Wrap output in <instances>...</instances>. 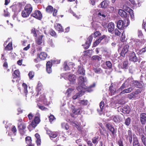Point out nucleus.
<instances>
[{
  "label": "nucleus",
  "mask_w": 146,
  "mask_h": 146,
  "mask_svg": "<svg viewBox=\"0 0 146 146\" xmlns=\"http://www.w3.org/2000/svg\"><path fill=\"white\" fill-rule=\"evenodd\" d=\"M146 40L144 39L141 40L137 39L134 40L132 42V46L133 49L136 52L139 50V49L146 42Z\"/></svg>",
  "instance_id": "f257e3e1"
},
{
  "label": "nucleus",
  "mask_w": 146,
  "mask_h": 146,
  "mask_svg": "<svg viewBox=\"0 0 146 146\" xmlns=\"http://www.w3.org/2000/svg\"><path fill=\"white\" fill-rule=\"evenodd\" d=\"M33 10V6L31 4H27L25 7L24 10L22 12V16L24 18L28 17L31 13Z\"/></svg>",
  "instance_id": "f03ea898"
},
{
  "label": "nucleus",
  "mask_w": 146,
  "mask_h": 146,
  "mask_svg": "<svg viewBox=\"0 0 146 146\" xmlns=\"http://www.w3.org/2000/svg\"><path fill=\"white\" fill-rule=\"evenodd\" d=\"M44 129L46 131V134L48 135L51 139V138H56L59 134V133L58 131H52L47 127H45Z\"/></svg>",
  "instance_id": "7ed1b4c3"
},
{
  "label": "nucleus",
  "mask_w": 146,
  "mask_h": 146,
  "mask_svg": "<svg viewBox=\"0 0 146 146\" xmlns=\"http://www.w3.org/2000/svg\"><path fill=\"white\" fill-rule=\"evenodd\" d=\"M18 129L21 135H24L26 132V124L25 123L22 122L18 124Z\"/></svg>",
  "instance_id": "20e7f679"
},
{
  "label": "nucleus",
  "mask_w": 146,
  "mask_h": 146,
  "mask_svg": "<svg viewBox=\"0 0 146 146\" xmlns=\"http://www.w3.org/2000/svg\"><path fill=\"white\" fill-rule=\"evenodd\" d=\"M128 25V22L125 23L122 20H119L117 22V27L119 29L123 30L125 29Z\"/></svg>",
  "instance_id": "39448f33"
},
{
  "label": "nucleus",
  "mask_w": 146,
  "mask_h": 146,
  "mask_svg": "<svg viewBox=\"0 0 146 146\" xmlns=\"http://www.w3.org/2000/svg\"><path fill=\"white\" fill-rule=\"evenodd\" d=\"M118 112H122L125 114H128L130 112V108L128 106H125L124 107L120 106L117 108Z\"/></svg>",
  "instance_id": "423d86ee"
},
{
  "label": "nucleus",
  "mask_w": 146,
  "mask_h": 146,
  "mask_svg": "<svg viewBox=\"0 0 146 146\" xmlns=\"http://www.w3.org/2000/svg\"><path fill=\"white\" fill-rule=\"evenodd\" d=\"M106 127L111 132L112 136H115L116 135L117 131L116 128H114L113 126L109 123H107Z\"/></svg>",
  "instance_id": "0eeeda50"
},
{
  "label": "nucleus",
  "mask_w": 146,
  "mask_h": 146,
  "mask_svg": "<svg viewBox=\"0 0 146 146\" xmlns=\"http://www.w3.org/2000/svg\"><path fill=\"white\" fill-rule=\"evenodd\" d=\"M129 46L127 44H124L123 46L122 50L120 54L121 57H122L123 58H124L125 56V54L128 52Z\"/></svg>",
  "instance_id": "6e6552de"
},
{
  "label": "nucleus",
  "mask_w": 146,
  "mask_h": 146,
  "mask_svg": "<svg viewBox=\"0 0 146 146\" xmlns=\"http://www.w3.org/2000/svg\"><path fill=\"white\" fill-rule=\"evenodd\" d=\"M31 16L38 19L40 20L42 18V15L40 11L38 10H35L31 14Z\"/></svg>",
  "instance_id": "1a4fd4ad"
},
{
  "label": "nucleus",
  "mask_w": 146,
  "mask_h": 146,
  "mask_svg": "<svg viewBox=\"0 0 146 146\" xmlns=\"http://www.w3.org/2000/svg\"><path fill=\"white\" fill-rule=\"evenodd\" d=\"M92 36L90 35L88 38L85 44L82 45L83 46H85L84 47V49L85 50L89 48L92 41Z\"/></svg>",
  "instance_id": "9d476101"
},
{
  "label": "nucleus",
  "mask_w": 146,
  "mask_h": 146,
  "mask_svg": "<svg viewBox=\"0 0 146 146\" xmlns=\"http://www.w3.org/2000/svg\"><path fill=\"white\" fill-rule=\"evenodd\" d=\"M36 116L35 117L34 119L32 121V124L34 126L35 125V126H36L40 122V115L39 113H38L37 115L36 114Z\"/></svg>",
  "instance_id": "9b49d317"
},
{
  "label": "nucleus",
  "mask_w": 146,
  "mask_h": 146,
  "mask_svg": "<svg viewBox=\"0 0 146 146\" xmlns=\"http://www.w3.org/2000/svg\"><path fill=\"white\" fill-rule=\"evenodd\" d=\"M107 28L108 31L111 34H113L114 32L115 29V25L114 23L111 22L108 24L107 25Z\"/></svg>",
  "instance_id": "f8f14e48"
},
{
  "label": "nucleus",
  "mask_w": 146,
  "mask_h": 146,
  "mask_svg": "<svg viewBox=\"0 0 146 146\" xmlns=\"http://www.w3.org/2000/svg\"><path fill=\"white\" fill-rule=\"evenodd\" d=\"M110 3V2L109 0H104L99 5V7L104 9L107 8Z\"/></svg>",
  "instance_id": "ddd939ff"
},
{
  "label": "nucleus",
  "mask_w": 146,
  "mask_h": 146,
  "mask_svg": "<svg viewBox=\"0 0 146 146\" xmlns=\"http://www.w3.org/2000/svg\"><path fill=\"white\" fill-rule=\"evenodd\" d=\"M47 54L45 52H42L37 55V58H38L41 60H43L46 59L47 56Z\"/></svg>",
  "instance_id": "4468645a"
},
{
  "label": "nucleus",
  "mask_w": 146,
  "mask_h": 146,
  "mask_svg": "<svg viewBox=\"0 0 146 146\" xmlns=\"http://www.w3.org/2000/svg\"><path fill=\"white\" fill-rule=\"evenodd\" d=\"M128 135H125V136L126 140H129V143L131 144L132 141V133L131 130L127 131Z\"/></svg>",
  "instance_id": "2eb2a0df"
},
{
  "label": "nucleus",
  "mask_w": 146,
  "mask_h": 146,
  "mask_svg": "<svg viewBox=\"0 0 146 146\" xmlns=\"http://www.w3.org/2000/svg\"><path fill=\"white\" fill-rule=\"evenodd\" d=\"M52 66V62L50 61L47 62L46 63V70L47 72L50 74L52 72L51 67Z\"/></svg>",
  "instance_id": "dca6fc26"
},
{
  "label": "nucleus",
  "mask_w": 146,
  "mask_h": 146,
  "mask_svg": "<svg viewBox=\"0 0 146 146\" xmlns=\"http://www.w3.org/2000/svg\"><path fill=\"white\" fill-rule=\"evenodd\" d=\"M109 94L111 96L114 95L117 93V91L116 88L111 84V86L109 87Z\"/></svg>",
  "instance_id": "f3484780"
},
{
  "label": "nucleus",
  "mask_w": 146,
  "mask_h": 146,
  "mask_svg": "<svg viewBox=\"0 0 146 146\" xmlns=\"http://www.w3.org/2000/svg\"><path fill=\"white\" fill-rule=\"evenodd\" d=\"M129 59L131 61L134 62H137L139 60L137 57L136 56L135 53L133 51L131 52Z\"/></svg>",
  "instance_id": "a211bd4d"
},
{
  "label": "nucleus",
  "mask_w": 146,
  "mask_h": 146,
  "mask_svg": "<svg viewBox=\"0 0 146 146\" xmlns=\"http://www.w3.org/2000/svg\"><path fill=\"white\" fill-rule=\"evenodd\" d=\"M140 120L141 123L144 125L146 123V113H142L140 115Z\"/></svg>",
  "instance_id": "6ab92c4d"
},
{
  "label": "nucleus",
  "mask_w": 146,
  "mask_h": 146,
  "mask_svg": "<svg viewBox=\"0 0 146 146\" xmlns=\"http://www.w3.org/2000/svg\"><path fill=\"white\" fill-rule=\"evenodd\" d=\"M54 28L55 29L58 31L59 33H62L64 32V30L61 25L59 23H56L54 25Z\"/></svg>",
  "instance_id": "aec40b11"
},
{
  "label": "nucleus",
  "mask_w": 146,
  "mask_h": 146,
  "mask_svg": "<svg viewBox=\"0 0 146 146\" xmlns=\"http://www.w3.org/2000/svg\"><path fill=\"white\" fill-rule=\"evenodd\" d=\"M13 79L20 78V72L18 70H15L12 74Z\"/></svg>",
  "instance_id": "412c9836"
},
{
  "label": "nucleus",
  "mask_w": 146,
  "mask_h": 146,
  "mask_svg": "<svg viewBox=\"0 0 146 146\" xmlns=\"http://www.w3.org/2000/svg\"><path fill=\"white\" fill-rule=\"evenodd\" d=\"M68 80L72 84L75 81L76 79V75L74 74H70L69 75Z\"/></svg>",
  "instance_id": "4be33fe9"
},
{
  "label": "nucleus",
  "mask_w": 146,
  "mask_h": 146,
  "mask_svg": "<svg viewBox=\"0 0 146 146\" xmlns=\"http://www.w3.org/2000/svg\"><path fill=\"white\" fill-rule=\"evenodd\" d=\"M99 140L100 138L98 136H96L93 137L92 139V143L95 146L97 145Z\"/></svg>",
  "instance_id": "5701e85b"
},
{
  "label": "nucleus",
  "mask_w": 146,
  "mask_h": 146,
  "mask_svg": "<svg viewBox=\"0 0 146 146\" xmlns=\"http://www.w3.org/2000/svg\"><path fill=\"white\" fill-rule=\"evenodd\" d=\"M78 72L80 74L84 76L85 74V70L81 66V65H79L78 66Z\"/></svg>",
  "instance_id": "b1692460"
},
{
  "label": "nucleus",
  "mask_w": 146,
  "mask_h": 146,
  "mask_svg": "<svg viewBox=\"0 0 146 146\" xmlns=\"http://www.w3.org/2000/svg\"><path fill=\"white\" fill-rule=\"evenodd\" d=\"M140 144L137 137L135 136L133 137V146H140Z\"/></svg>",
  "instance_id": "393cba45"
},
{
  "label": "nucleus",
  "mask_w": 146,
  "mask_h": 146,
  "mask_svg": "<svg viewBox=\"0 0 146 146\" xmlns=\"http://www.w3.org/2000/svg\"><path fill=\"white\" fill-rule=\"evenodd\" d=\"M118 14L122 17L126 18L127 17V13L122 9H119V10Z\"/></svg>",
  "instance_id": "a878e982"
},
{
  "label": "nucleus",
  "mask_w": 146,
  "mask_h": 146,
  "mask_svg": "<svg viewBox=\"0 0 146 146\" xmlns=\"http://www.w3.org/2000/svg\"><path fill=\"white\" fill-rule=\"evenodd\" d=\"M133 86L137 88H141L142 87L140 83L137 80L133 81L132 83Z\"/></svg>",
  "instance_id": "bb28decb"
},
{
  "label": "nucleus",
  "mask_w": 146,
  "mask_h": 146,
  "mask_svg": "<svg viewBox=\"0 0 146 146\" xmlns=\"http://www.w3.org/2000/svg\"><path fill=\"white\" fill-rule=\"evenodd\" d=\"M53 11V7L51 5H48L46 8V11L48 13L51 14L52 13Z\"/></svg>",
  "instance_id": "cd10ccee"
},
{
  "label": "nucleus",
  "mask_w": 146,
  "mask_h": 146,
  "mask_svg": "<svg viewBox=\"0 0 146 146\" xmlns=\"http://www.w3.org/2000/svg\"><path fill=\"white\" fill-rule=\"evenodd\" d=\"M128 9L129 10L128 12L130 15L131 19L132 21H134L135 20V17L133 11L132 9L129 8H128Z\"/></svg>",
  "instance_id": "c85d7f7f"
},
{
  "label": "nucleus",
  "mask_w": 146,
  "mask_h": 146,
  "mask_svg": "<svg viewBox=\"0 0 146 146\" xmlns=\"http://www.w3.org/2000/svg\"><path fill=\"white\" fill-rule=\"evenodd\" d=\"M128 9L129 10L128 12L130 15L131 19L132 21H134L135 20V17L133 11L132 9L129 8H128Z\"/></svg>",
  "instance_id": "c756f323"
},
{
  "label": "nucleus",
  "mask_w": 146,
  "mask_h": 146,
  "mask_svg": "<svg viewBox=\"0 0 146 146\" xmlns=\"http://www.w3.org/2000/svg\"><path fill=\"white\" fill-rule=\"evenodd\" d=\"M78 103L83 106H86L88 105V101L87 100H80L79 101Z\"/></svg>",
  "instance_id": "7c9ffc66"
},
{
  "label": "nucleus",
  "mask_w": 146,
  "mask_h": 146,
  "mask_svg": "<svg viewBox=\"0 0 146 146\" xmlns=\"http://www.w3.org/2000/svg\"><path fill=\"white\" fill-rule=\"evenodd\" d=\"M101 38L102 40H104V43L105 44H107L109 41V37L105 35H103L102 36H101Z\"/></svg>",
  "instance_id": "2f4dec72"
},
{
  "label": "nucleus",
  "mask_w": 146,
  "mask_h": 146,
  "mask_svg": "<svg viewBox=\"0 0 146 146\" xmlns=\"http://www.w3.org/2000/svg\"><path fill=\"white\" fill-rule=\"evenodd\" d=\"M146 52V46L141 50H139L138 52H137V54L138 55L141 54Z\"/></svg>",
  "instance_id": "473e14b6"
},
{
  "label": "nucleus",
  "mask_w": 146,
  "mask_h": 146,
  "mask_svg": "<svg viewBox=\"0 0 146 146\" xmlns=\"http://www.w3.org/2000/svg\"><path fill=\"white\" fill-rule=\"evenodd\" d=\"M62 128L66 130H68L69 129L68 124L67 123H62L61 124Z\"/></svg>",
  "instance_id": "72a5a7b5"
},
{
  "label": "nucleus",
  "mask_w": 146,
  "mask_h": 146,
  "mask_svg": "<svg viewBox=\"0 0 146 146\" xmlns=\"http://www.w3.org/2000/svg\"><path fill=\"white\" fill-rule=\"evenodd\" d=\"M43 36L41 35L36 40V43L39 45H40L42 43V38Z\"/></svg>",
  "instance_id": "f704fd0d"
},
{
  "label": "nucleus",
  "mask_w": 146,
  "mask_h": 146,
  "mask_svg": "<svg viewBox=\"0 0 146 146\" xmlns=\"http://www.w3.org/2000/svg\"><path fill=\"white\" fill-rule=\"evenodd\" d=\"M13 48L12 42H10L5 47V49L7 51L10 50Z\"/></svg>",
  "instance_id": "c9c22d12"
},
{
  "label": "nucleus",
  "mask_w": 146,
  "mask_h": 146,
  "mask_svg": "<svg viewBox=\"0 0 146 146\" xmlns=\"http://www.w3.org/2000/svg\"><path fill=\"white\" fill-rule=\"evenodd\" d=\"M79 84L84 85V83L85 82V79L84 77L80 76L79 78Z\"/></svg>",
  "instance_id": "e433bc0d"
},
{
  "label": "nucleus",
  "mask_w": 146,
  "mask_h": 146,
  "mask_svg": "<svg viewBox=\"0 0 146 146\" xmlns=\"http://www.w3.org/2000/svg\"><path fill=\"white\" fill-rule=\"evenodd\" d=\"M50 35L54 37H57L56 33V32L52 29H51L49 30Z\"/></svg>",
  "instance_id": "4c0bfd02"
},
{
  "label": "nucleus",
  "mask_w": 146,
  "mask_h": 146,
  "mask_svg": "<svg viewBox=\"0 0 146 146\" xmlns=\"http://www.w3.org/2000/svg\"><path fill=\"white\" fill-rule=\"evenodd\" d=\"M131 122V119L130 117H128L125 120L124 124L127 126H129Z\"/></svg>",
  "instance_id": "58836bf2"
},
{
  "label": "nucleus",
  "mask_w": 146,
  "mask_h": 146,
  "mask_svg": "<svg viewBox=\"0 0 146 146\" xmlns=\"http://www.w3.org/2000/svg\"><path fill=\"white\" fill-rule=\"evenodd\" d=\"M26 143L27 144H29L32 143V140L31 137L28 136L25 137V138Z\"/></svg>",
  "instance_id": "ea45409f"
},
{
  "label": "nucleus",
  "mask_w": 146,
  "mask_h": 146,
  "mask_svg": "<svg viewBox=\"0 0 146 146\" xmlns=\"http://www.w3.org/2000/svg\"><path fill=\"white\" fill-rule=\"evenodd\" d=\"M142 142L145 146H146V137L143 134L141 135Z\"/></svg>",
  "instance_id": "a19ab883"
},
{
  "label": "nucleus",
  "mask_w": 146,
  "mask_h": 146,
  "mask_svg": "<svg viewBox=\"0 0 146 146\" xmlns=\"http://www.w3.org/2000/svg\"><path fill=\"white\" fill-rule=\"evenodd\" d=\"M95 86V84L90 85L89 87L86 88V91L89 92H92L93 91L92 88L94 87Z\"/></svg>",
  "instance_id": "79ce46f5"
},
{
  "label": "nucleus",
  "mask_w": 146,
  "mask_h": 146,
  "mask_svg": "<svg viewBox=\"0 0 146 146\" xmlns=\"http://www.w3.org/2000/svg\"><path fill=\"white\" fill-rule=\"evenodd\" d=\"M125 35H123V34L122 35L121 37V38L120 40L121 42L123 43L124 44H127V41L125 40Z\"/></svg>",
  "instance_id": "37998d69"
},
{
  "label": "nucleus",
  "mask_w": 146,
  "mask_h": 146,
  "mask_svg": "<svg viewBox=\"0 0 146 146\" xmlns=\"http://www.w3.org/2000/svg\"><path fill=\"white\" fill-rule=\"evenodd\" d=\"M34 75L35 73L33 71H30L28 74L29 79L30 80L32 79L34 77Z\"/></svg>",
  "instance_id": "c03bdc74"
},
{
  "label": "nucleus",
  "mask_w": 146,
  "mask_h": 146,
  "mask_svg": "<svg viewBox=\"0 0 146 146\" xmlns=\"http://www.w3.org/2000/svg\"><path fill=\"white\" fill-rule=\"evenodd\" d=\"M36 126L34 125V126L32 124V123L31 122V123L27 127V128L29 131H31L33 129L35 128L36 127Z\"/></svg>",
  "instance_id": "a18cd8bd"
},
{
  "label": "nucleus",
  "mask_w": 146,
  "mask_h": 146,
  "mask_svg": "<svg viewBox=\"0 0 146 146\" xmlns=\"http://www.w3.org/2000/svg\"><path fill=\"white\" fill-rule=\"evenodd\" d=\"M101 37H100L99 38L98 40H96L94 43L93 46L94 47H95L97 46L99 43H100L102 41L101 39Z\"/></svg>",
  "instance_id": "49530a36"
},
{
  "label": "nucleus",
  "mask_w": 146,
  "mask_h": 146,
  "mask_svg": "<svg viewBox=\"0 0 146 146\" xmlns=\"http://www.w3.org/2000/svg\"><path fill=\"white\" fill-rule=\"evenodd\" d=\"M101 58L98 55L93 56L92 58V60H97L98 61H99L101 60Z\"/></svg>",
  "instance_id": "de8ad7c7"
},
{
  "label": "nucleus",
  "mask_w": 146,
  "mask_h": 146,
  "mask_svg": "<svg viewBox=\"0 0 146 146\" xmlns=\"http://www.w3.org/2000/svg\"><path fill=\"white\" fill-rule=\"evenodd\" d=\"M106 64L109 69H111V68L112 64L110 61H106Z\"/></svg>",
  "instance_id": "09e8293b"
},
{
  "label": "nucleus",
  "mask_w": 146,
  "mask_h": 146,
  "mask_svg": "<svg viewBox=\"0 0 146 146\" xmlns=\"http://www.w3.org/2000/svg\"><path fill=\"white\" fill-rule=\"evenodd\" d=\"M11 131L13 133H14L15 135H16L17 131V129L15 126L13 125L12 126Z\"/></svg>",
  "instance_id": "8fccbe9b"
},
{
  "label": "nucleus",
  "mask_w": 146,
  "mask_h": 146,
  "mask_svg": "<svg viewBox=\"0 0 146 146\" xmlns=\"http://www.w3.org/2000/svg\"><path fill=\"white\" fill-rule=\"evenodd\" d=\"M31 34H33V36L35 37H36L37 36V34L36 33V31L35 28H33L31 30Z\"/></svg>",
  "instance_id": "3c124183"
},
{
  "label": "nucleus",
  "mask_w": 146,
  "mask_h": 146,
  "mask_svg": "<svg viewBox=\"0 0 146 146\" xmlns=\"http://www.w3.org/2000/svg\"><path fill=\"white\" fill-rule=\"evenodd\" d=\"M80 110H79V109H74L72 110L73 114L78 115L79 114Z\"/></svg>",
  "instance_id": "603ef678"
},
{
  "label": "nucleus",
  "mask_w": 146,
  "mask_h": 146,
  "mask_svg": "<svg viewBox=\"0 0 146 146\" xmlns=\"http://www.w3.org/2000/svg\"><path fill=\"white\" fill-rule=\"evenodd\" d=\"M84 93V92L82 90H81L80 91L76 94L77 96L79 98L81 96H82V95H83Z\"/></svg>",
  "instance_id": "864d4df0"
},
{
  "label": "nucleus",
  "mask_w": 146,
  "mask_h": 146,
  "mask_svg": "<svg viewBox=\"0 0 146 146\" xmlns=\"http://www.w3.org/2000/svg\"><path fill=\"white\" fill-rule=\"evenodd\" d=\"M49 120L50 123L52 122L54 120H55L56 118L54 116L52 115H51L49 116Z\"/></svg>",
  "instance_id": "5fc2aeb1"
},
{
  "label": "nucleus",
  "mask_w": 146,
  "mask_h": 146,
  "mask_svg": "<svg viewBox=\"0 0 146 146\" xmlns=\"http://www.w3.org/2000/svg\"><path fill=\"white\" fill-rule=\"evenodd\" d=\"M93 70L96 73H100L102 72V70L100 68H94Z\"/></svg>",
  "instance_id": "6e6d98bb"
},
{
  "label": "nucleus",
  "mask_w": 146,
  "mask_h": 146,
  "mask_svg": "<svg viewBox=\"0 0 146 146\" xmlns=\"http://www.w3.org/2000/svg\"><path fill=\"white\" fill-rule=\"evenodd\" d=\"M117 143V144L119 146H123V141L121 138H120L118 140Z\"/></svg>",
  "instance_id": "4d7b16f0"
},
{
  "label": "nucleus",
  "mask_w": 146,
  "mask_h": 146,
  "mask_svg": "<svg viewBox=\"0 0 146 146\" xmlns=\"http://www.w3.org/2000/svg\"><path fill=\"white\" fill-rule=\"evenodd\" d=\"M64 68L65 70H69L70 69V67L68 66L67 64V62H65L64 64Z\"/></svg>",
  "instance_id": "13d9d810"
},
{
  "label": "nucleus",
  "mask_w": 146,
  "mask_h": 146,
  "mask_svg": "<svg viewBox=\"0 0 146 146\" xmlns=\"http://www.w3.org/2000/svg\"><path fill=\"white\" fill-rule=\"evenodd\" d=\"M115 35L116 36H119L121 35V33L117 29H116L114 30Z\"/></svg>",
  "instance_id": "bf43d9fd"
},
{
  "label": "nucleus",
  "mask_w": 146,
  "mask_h": 146,
  "mask_svg": "<svg viewBox=\"0 0 146 146\" xmlns=\"http://www.w3.org/2000/svg\"><path fill=\"white\" fill-rule=\"evenodd\" d=\"M104 103L103 101H102L100 103V107L101 111H102L104 109Z\"/></svg>",
  "instance_id": "052dcab7"
},
{
  "label": "nucleus",
  "mask_w": 146,
  "mask_h": 146,
  "mask_svg": "<svg viewBox=\"0 0 146 146\" xmlns=\"http://www.w3.org/2000/svg\"><path fill=\"white\" fill-rule=\"evenodd\" d=\"M38 108L42 110H47V108L44 106H40L39 104H37Z\"/></svg>",
  "instance_id": "680f3d73"
},
{
  "label": "nucleus",
  "mask_w": 146,
  "mask_h": 146,
  "mask_svg": "<svg viewBox=\"0 0 146 146\" xmlns=\"http://www.w3.org/2000/svg\"><path fill=\"white\" fill-rule=\"evenodd\" d=\"M135 96L133 92L129 94L128 95V98L129 99H131L132 98L135 97Z\"/></svg>",
  "instance_id": "e2e57ef3"
},
{
  "label": "nucleus",
  "mask_w": 146,
  "mask_h": 146,
  "mask_svg": "<svg viewBox=\"0 0 146 146\" xmlns=\"http://www.w3.org/2000/svg\"><path fill=\"white\" fill-rule=\"evenodd\" d=\"M79 84V85L77 87V89L78 91H80L81 90H82V89L83 88H84V86H85V85L84 84L83 85L81 84Z\"/></svg>",
  "instance_id": "0e129e2a"
},
{
  "label": "nucleus",
  "mask_w": 146,
  "mask_h": 146,
  "mask_svg": "<svg viewBox=\"0 0 146 146\" xmlns=\"http://www.w3.org/2000/svg\"><path fill=\"white\" fill-rule=\"evenodd\" d=\"M125 83H123L120 88L118 89L117 91H122L125 88Z\"/></svg>",
  "instance_id": "69168bd1"
},
{
  "label": "nucleus",
  "mask_w": 146,
  "mask_h": 146,
  "mask_svg": "<svg viewBox=\"0 0 146 146\" xmlns=\"http://www.w3.org/2000/svg\"><path fill=\"white\" fill-rule=\"evenodd\" d=\"M128 62L127 61H124L123 62V68L126 69L127 66Z\"/></svg>",
  "instance_id": "338daca9"
},
{
  "label": "nucleus",
  "mask_w": 146,
  "mask_h": 146,
  "mask_svg": "<svg viewBox=\"0 0 146 146\" xmlns=\"http://www.w3.org/2000/svg\"><path fill=\"white\" fill-rule=\"evenodd\" d=\"M3 66L5 69H7L8 68V63L6 61L3 64Z\"/></svg>",
  "instance_id": "774afa93"
}]
</instances>
